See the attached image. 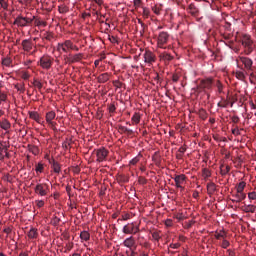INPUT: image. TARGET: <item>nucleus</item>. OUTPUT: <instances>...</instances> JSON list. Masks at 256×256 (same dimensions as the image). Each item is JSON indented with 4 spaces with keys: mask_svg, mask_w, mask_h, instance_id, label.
I'll list each match as a JSON object with an SVG mask.
<instances>
[{
    "mask_svg": "<svg viewBox=\"0 0 256 256\" xmlns=\"http://www.w3.org/2000/svg\"><path fill=\"white\" fill-rule=\"evenodd\" d=\"M43 169H45V167L43 166V163H38L36 165L35 171L36 173H43Z\"/></svg>",
    "mask_w": 256,
    "mask_h": 256,
    "instance_id": "79ce46f5",
    "label": "nucleus"
},
{
    "mask_svg": "<svg viewBox=\"0 0 256 256\" xmlns=\"http://www.w3.org/2000/svg\"><path fill=\"white\" fill-rule=\"evenodd\" d=\"M165 225H166V227H173V220L167 219V220L165 221Z\"/></svg>",
    "mask_w": 256,
    "mask_h": 256,
    "instance_id": "69168bd1",
    "label": "nucleus"
},
{
    "mask_svg": "<svg viewBox=\"0 0 256 256\" xmlns=\"http://www.w3.org/2000/svg\"><path fill=\"white\" fill-rule=\"evenodd\" d=\"M118 131L119 133H125L126 135H132L133 134V130L125 127V126H119L118 127Z\"/></svg>",
    "mask_w": 256,
    "mask_h": 256,
    "instance_id": "a878e982",
    "label": "nucleus"
},
{
    "mask_svg": "<svg viewBox=\"0 0 256 256\" xmlns=\"http://www.w3.org/2000/svg\"><path fill=\"white\" fill-rule=\"evenodd\" d=\"M169 39H171V35H169V32H160L157 37V46L160 49H165V45L169 43Z\"/></svg>",
    "mask_w": 256,
    "mask_h": 256,
    "instance_id": "f03ea898",
    "label": "nucleus"
},
{
    "mask_svg": "<svg viewBox=\"0 0 256 256\" xmlns=\"http://www.w3.org/2000/svg\"><path fill=\"white\" fill-rule=\"evenodd\" d=\"M188 11L189 13H191L194 17L198 15L199 13V9L197 8V6H195V4H190L188 7Z\"/></svg>",
    "mask_w": 256,
    "mask_h": 256,
    "instance_id": "393cba45",
    "label": "nucleus"
},
{
    "mask_svg": "<svg viewBox=\"0 0 256 256\" xmlns=\"http://www.w3.org/2000/svg\"><path fill=\"white\" fill-rule=\"evenodd\" d=\"M248 198L251 199L252 201H255V199H256V192H250L248 194Z\"/></svg>",
    "mask_w": 256,
    "mask_h": 256,
    "instance_id": "bf43d9fd",
    "label": "nucleus"
},
{
    "mask_svg": "<svg viewBox=\"0 0 256 256\" xmlns=\"http://www.w3.org/2000/svg\"><path fill=\"white\" fill-rule=\"evenodd\" d=\"M198 115L202 121H205L207 119V111L203 108L199 109Z\"/></svg>",
    "mask_w": 256,
    "mask_h": 256,
    "instance_id": "7c9ffc66",
    "label": "nucleus"
},
{
    "mask_svg": "<svg viewBox=\"0 0 256 256\" xmlns=\"http://www.w3.org/2000/svg\"><path fill=\"white\" fill-rule=\"evenodd\" d=\"M0 101H7V94H5V92H1V90H0Z\"/></svg>",
    "mask_w": 256,
    "mask_h": 256,
    "instance_id": "864d4df0",
    "label": "nucleus"
},
{
    "mask_svg": "<svg viewBox=\"0 0 256 256\" xmlns=\"http://www.w3.org/2000/svg\"><path fill=\"white\" fill-rule=\"evenodd\" d=\"M236 77L237 79H240V81H243V79H245V73L239 71V72H236Z\"/></svg>",
    "mask_w": 256,
    "mask_h": 256,
    "instance_id": "3c124183",
    "label": "nucleus"
},
{
    "mask_svg": "<svg viewBox=\"0 0 256 256\" xmlns=\"http://www.w3.org/2000/svg\"><path fill=\"white\" fill-rule=\"evenodd\" d=\"M138 161H140V159L138 156H136L132 160H130L129 165H135Z\"/></svg>",
    "mask_w": 256,
    "mask_h": 256,
    "instance_id": "6e6d98bb",
    "label": "nucleus"
},
{
    "mask_svg": "<svg viewBox=\"0 0 256 256\" xmlns=\"http://www.w3.org/2000/svg\"><path fill=\"white\" fill-rule=\"evenodd\" d=\"M124 247H128V249H130V251H132V247L135 246V238H133V236L126 238L123 242Z\"/></svg>",
    "mask_w": 256,
    "mask_h": 256,
    "instance_id": "6ab92c4d",
    "label": "nucleus"
},
{
    "mask_svg": "<svg viewBox=\"0 0 256 256\" xmlns=\"http://www.w3.org/2000/svg\"><path fill=\"white\" fill-rule=\"evenodd\" d=\"M195 224V221L191 220L189 222L185 223L184 229H191L193 225Z\"/></svg>",
    "mask_w": 256,
    "mask_h": 256,
    "instance_id": "09e8293b",
    "label": "nucleus"
},
{
    "mask_svg": "<svg viewBox=\"0 0 256 256\" xmlns=\"http://www.w3.org/2000/svg\"><path fill=\"white\" fill-rule=\"evenodd\" d=\"M80 239H82V241H89V239H91V234H89L88 231H82L80 233Z\"/></svg>",
    "mask_w": 256,
    "mask_h": 256,
    "instance_id": "cd10ccee",
    "label": "nucleus"
},
{
    "mask_svg": "<svg viewBox=\"0 0 256 256\" xmlns=\"http://www.w3.org/2000/svg\"><path fill=\"white\" fill-rule=\"evenodd\" d=\"M149 9L147 8H143V17H145V19H147V17H149Z\"/></svg>",
    "mask_w": 256,
    "mask_h": 256,
    "instance_id": "0e129e2a",
    "label": "nucleus"
},
{
    "mask_svg": "<svg viewBox=\"0 0 256 256\" xmlns=\"http://www.w3.org/2000/svg\"><path fill=\"white\" fill-rule=\"evenodd\" d=\"M109 77H111L109 73H102L97 77V81L98 83H107V81H109Z\"/></svg>",
    "mask_w": 256,
    "mask_h": 256,
    "instance_id": "aec40b11",
    "label": "nucleus"
},
{
    "mask_svg": "<svg viewBox=\"0 0 256 256\" xmlns=\"http://www.w3.org/2000/svg\"><path fill=\"white\" fill-rule=\"evenodd\" d=\"M240 43L244 49V55H251L255 51V42H253L250 35L244 34Z\"/></svg>",
    "mask_w": 256,
    "mask_h": 256,
    "instance_id": "f257e3e1",
    "label": "nucleus"
},
{
    "mask_svg": "<svg viewBox=\"0 0 256 256\" xmlns=\"http://www.w3.org/2000/svg\"><path fill=\"white\" fill-rule=\"evenodd\" d=\"M21 77L22 79H24V81H27L31 77V75H29V72L23 71L21 72Z\"/></svg>",
    "mask_w": 256,
    "mask_h": 256,
    "instance_id": "de8ad7c7",
    "label": "nucleus"
},
{
    "mask_svg": "<svg viewBox=\"0 0 256 256\" xmlns=\"http://www.w3.org/2000/svg\"><path fill=\"white\" fill-rule=\"evenodd\" d=\"M211 176V171H209V169L204 168L202 170V177H204V179H209V177Z\"/></svg>",
    "mask_w": 256,
    "mask_h": 256,
    "instance_id": "f704fd0d",
    "label": "nucleus"
},
{
    "mask_svg": "<svg viewBox=\"0 0 256 256\" xmlns=\"http://www.w3.org/2000/svg\"><path fill=\"white\" fill-rule=\"evenodd\" d=\"M55 117H57V114L55 113V111H49L46 113V123H48V125L51 127V129H55L57 122H54L53 119H55Z\"/></svg>",
    "mask_w": 256,
    "mask_h": 256,
    "instance_id": "9b49d317",
    "label": "nucleus"
},
{
    "mask_svg": "<svg viewBox=\"0 0 256 256\" xmlns=\"http://www.w3.org/2000/svg\"><path fill=\"white\" fill-rule=\"evenodd\" d=\"M126 255L127 256H135V255H137V252L136 251H134V250H127L126 251Z\"/></svg>",
    "mask_w": 256,
    "mask_h": 256,
    "instance_id": "e2e57ef3",
    "label": "nucleus"
},
{
    "mask_svg": "<svg viewBox=\"0 0 256 256\" xmlns=\"http://www.w3.org/2000/svg\"><path fill=\"white\" fill-rule=\"evenodd\" d=\"M212 87H213V79L211 78L201 80L200 84L198 85V89L200 91H207L209 89H212Z\"/></svg>",
    "mask_w": 256,
    "mask_h": 256,
    "instance_id": "9d476101",
    "label": "nucleus"
},
{
    "mask_svg": "<svg viewBox=\"0 0 256 256\" xmlns=\"http://www.w3.org/2000/svg\"><path fill=\"white\" fill-rule=\"evenodd\" d=\"M22 49L24 51H26L27 53H29V51H31V49H33V42H31V40L29 39H25L22 41Z\"/></svg>",
    "mask_w": 256,
    "mask_h": 256,
    "instance_id": "a211bd4d",
    "label": "nucleus"
},
{
    "mask_svg": "<svg viewBox=\"0 0 256 256\" xmlns=\"http://www.w3.org/2000/svg\"><path fill=\"white\" fill-rule=\"evenodd\" d=\"M34 87H36L39 91H41V89H43V83H41V81L34 79L33 83Z\"/></svg>",
    "mask_w": 256,
    "mask_h": 256,
    "instance_id": "473e14b6",
    "label": "nucleus"
},
{
    "mask_svg": "<svg viewBox=\"0 0 256 256\" xmlns=\"http://www.w3.org/2000/svg\"><path fill=\"white\" fill-rule=\"evenodd\" d=\"M172 81H173V83H177V81H179V76H178V74H173V75H172Z\"/></svg>",
    "mask_w": 256,
    "mask_h": 256,
    "instance_id": "338daca9",
    "label": "nucleus"
},
{
    "mask_svg": "<svg viewBox=\"0 0 256 256\" xmlns=\"http://www.w3.org/2000/svg\"><path fill=\"white\" fill-rule=\"evenodd\" d=\"M34 19L35 16H33V18H27L20 15L16 17L13 25H17L18 27H27V25H31L33 23Z\"/></svg>",
    "mask_w": 256,
    "mask_h": 256,
    "instance_id": "7ed1b4c3",
    "label": "nucleus"
},
{
    "mask_svg": "<svg viewBox=\"0 0 256 256\" xmlns=\"http://www.w3.org/2000/svg\"><path fill=\"white\" fill-rule=\"evenodd\" d=\"M217 91L219 94L223 93V84H221V81L216 82Z\"/></svg>",
    "mask_w": 256,
    "mask_h": 256,
    "instance_id": "a18cd8bd",
    "label": "nucleus"
},
{
    "mask_svg": "<svg viewBox=\"0 0 256 256\" xmlns=\"http://www.w3.org/2000/svg\"><path fill=\"white\" fill-rule=\"evenodd\" d=\"M49 164L51 165V169H53L54 173H61V164H59V162H57L55 159L51 158L48 159Z\"/></svg>",
    "mask_w": 256,
    "mask_h": 256,
    "instance_id": "ddd939ff",
    "label": "nucleus"
},
{
    "mask_svg": "<svg viewBox=\"0 0 256 256\" xmlns=\"http://www.w3.org/2000/svg\"><path fill=\"white\" fill-rule=\"evenodd\" d=\"M143 58H144V63H147L148 67H151L153 63L157 62V56L151 50H145L143 54Z\"/></svg>",
    "mask_w": 256,
    "mask_h": 256,
    "instance_id": "20e7f679",
    "label": "nucleus"
},
{
    "mask_svg": "<svg viewBox=\"0 0 256 256\" xmlns=\"http://www.w3.org/2000/svg\"><path fill=\"white\" fill-rule=\"evenodd\" d=\"M84 56L85 55L83 53L70 55V57L68 58V61H69V63H79V61L83 60Z\"/></svg>",
    "mask_w": 256,
    "mask_h": 256,
    "instance_id": "dca6fc26",
    "label": "nucleus"
},
{
    "mask_svg": "<svg viewBox=\"0 0 256 256\" xmlns=\"http://www.w3.org/2000/svg\"><path fill=\"white\" fill-rule=\"evenodd\" d=\"M185 179H187V177L184 174L176 175L174 177V181L178 189H183V186H181V184L183 183V181H185Z\"/></svg>",
    "mask_w": 256,
    "mask_h": 256,
    "instance_id": "f3484780",
    "label": "nucleus"
},
{
    "mask_svg": "<svg viewBox=\"0 0 256 256\" xmlns=\"http://www.w3.org/2000/svg\"><path fill=\"white\" fill-rule=\"evenodd\" d=\"M238 59L240 63L244 65V69H246V71H253V60L251 58L239 56Z\"/></svg>",
    "mask_w": 256,
    "mask_h": 256,
    "instance_id": "1a4fd4ad",
    "label": "nucleus"
},
{
    "mask_svg": "<svg viewBox=\"0 0 256 256\" xmlns=\"http://www.w3.org/2000/svg\"><path fill=\"white\" fill-rule=\"evenodd\" d=\"M231 121H232V123L237 124V123H239L240 118H239V116H232L231 117Z\"/></svg>",
    "mask_w": 256,
    "mask_h": 256,
    "instance_id": "680f3d73",
    "label": "nucleus"
},
{
    "mask_svg": "<svg viewBox=\"0 0 256 256\" xmlns=\"http://www.w3.org/2000/svg\"><path fill=\"white\" fill-rule=\"evenodd\" d=\"M152 238H153L155 241H159V239H161V235L159 234V232H153V233H152Z\"/></svg>",
    "mask_w": 256,
    "mask_h": 256,
    "instance_id": "603ef678",
    "label": "nucleus"
},
{
    "mask_svg": "<svg viewBox=\"0 0 256 256\" xmlns=\"http://www.w3.org/2000/svg\"><path fill=\"white\" fill-rule=\"evenodd\" d=\"M174 217H175V219H177V221H185V219H187V217H185V215H183V213H178Z\"/></svg>",
    "mask_w": 256,
    "mask_h": 256,
    "instance_id": "c03bdc74",
    "label": "nucleus"
},
{
    "mask_svg": "<svg viewBox=\"0 0 256 256\" xmlns=\"http://www.w3.org/2000/svg\"><path fill=\"white\" fill-rule=\"evenodd\" d=\"M225 237H227V235L225 234V231H221L220 233H216L215 234V239H225Z\"/></svg>",
    "mask_w": 256,
    "mask_h": 256,
    "instance_id": "37998d69",
    "label": "nucleus"
},
{
    "mask_svg": "<svg viewBox=\"0 0 256 256\" xmlns=\"http://www.w3.org/2000/svg\"><path fill=\"white\" fill-rule=\"evenodd\" d=\"M232 135H241V132L239 131V127H235L234 129H232Z\"/></svg>",
    "mask_w": 256,
    "mask_h": 256,
    "instance_id": "13d9d810",
    "label": "nucleus"
},
{
    "mask_svg": "<svg viewBox=\"0 0 256 256\" xmlns=\"http://www.w3.org/2000/svg\"><path fill=\"white\" fill-rule=\"evenodd\" d=\"M28 237L29 239H37V237H39V232H37L36 228H31L28 231Z\"/></svg>",
    "mask_w": 256,
    "mask_h": 256,
    "instance_id": "5701e85b",
    "label": "nucleus"
},
{
    "mask_svg": "<svg viewBox=\"0 0 256 256\" xmlns=\"http://www.w3.org/2000/svg\"><path fill=\"white\" fill-rule=\"evenodd\" d=\"M11 63H13L11 58H4L2 60V65H4V67H11Z\"/></svg>",
    "mask_w": 256,
    "mask_h": 256,
    "instance_id": "c9c22d12",
    "label": "nucleus"
},
{
    "mask_svg": "<svg viewBox=\"0 0 256 256\" xmlns=\"http://www.w3.org/2000/svg\"><path fill=\"white\" fill-rule=\"evenodd\" d=\"M8 147H7V144L5 142H0V153H7L8 151Z\"/></svg>",
    "mask_w": 256,
    "mask_h": 256,
    "instance_id": "4c0bfd02",
    "label": "nucleus"
},
{
    "mask_svg": "<svg viewBox=\"0 0 256 256\" xmlns=\"http://www.w3.org/2000/svg\"><path fill=\"white\" fill-rule=\"evenodd\" d=\"M58 11L62 14L69 13V7H67L66 5H61L58 7Z\"/></svg>",
    "mask_w": 256,
    "mask_h": 256,
    "instance_id": "72a5a7b5",
    "label": "nucleus"
},
{
    "mask_svg": "<svg viewBox=\"0 0 256 256\" xmlns=\"http://www.w3.org/2000/svg\"><path fill=\"white\" fill-rule=\"evenodd\" d=\"M122 231L125 235H135L139 231V227H135L134 223H129L123 227Z\"/></svg>",
    "mask_w": 256,
    "mask_h": 256,
    "instance_id": "f8f14e48",
    "label": "nucleus"
},
{
    "mask_svg": "<svg viewBox=\"0 0 256 256\" xmlns=\"http://www.w3.org/2000/svg\"><path fill=\"white\" fill-rule=\"evenodd\" d=\"M34 191L37 195H40V197H45V195L49 194V185L46 183L37 184Z\"/></svg>",
    "mask_w": 256,
    "mask_h": 256,
    "instance_id": "423d86ee",
    "label": "nucleus"
},
{
    "mask_svg": "<svg viewBox=\"0 0 256 256\" xmlns=\"http://www.w3.org/2000/svg\"><path fill=\"white\" fill-rule=\"evenodd\" d=\"M0 5H1L2 9H4L5 11H7V9H9V4L5 0H0Z\"/></svg>",
    "mask_w": 256,
    "mask_h": 256,
    "instance_id": "49530a36",
    "label": "nucleus"
},
{
    "mask_svg": "<svg viewBox=\"0 0 256 256\" xmlns=\"http://www.w3.org/2000/svg\"><path fill=\"white\" fill-rule=\"evenodd\" d=\"M0 127L6 131V133H9V129H11V122L9 120H2L0 121Z\"/></svg>",
    "mask_w": 256,
    "mask_h": 256,
    "instance_id": "412c9836",
    "label": "nucleus"
},
{
    "mask_svg": "<svg viewBox=\"0 0 256 256\" xmlns=\"http://www.w3.org/2000/svg\"><path fill=\"white\" fill-rule=\"evenodd\" d=\"M160 61H164V63H170V61H173L174 57L170 53L162 52L159 54Z\"/></svg>",
    "mask_w": 256,
    "mask_h": 256,
    "instance_id": "2eb2a0df",
    "label": "nucleus"
},
{
    "mask_svg": "<svg viewBox=\"0 0 256 256\" xmlns=\"http://www.w3.org/2000/svg\"><path fill=\"white\" fill-rule=\"evenodd\" d=\"M29 151L33 155H37L39 153V147H37V146H29Z\"/></svg>",
    "mask_w": 256,
    "mask_h": 256,
    "instance_id": "ea45409f",
    "label": "nucleus"
},
{
    "mask_svg": "<svg viewBox=\"0 0 256 256\" xmlns=\"http://www.w3.org/2000/svg\"><path fill=\"white\" fill-rule=\"evenodd\" d=\"M44 39H46V41H53V39H55V36L53 32H46L44 33Z\"/></svg>",
    "mask_w": 256,
    "mask_h": 256,
    "instance_id": "2f4dec72",
    "label": "nucleus"
},
{
    "mask_svg": "<svg viewBox=\"0 0 256 256\" xmlns=\"http://www.w3.org/2000/svg\"><path fill=\"white\" fill-rule=\"evenodd\" d=\"M216 189H217V186L215 185V183L210 182L207 184L208 193L213 194V192L216 191Z\"/></svg>",
    "mask_w": 256,
    "mask_h": 256,
    "instance_id": "c756f323",
    "label": "nucleus"
},
{
    "mask_svg": "<svg viewBox=\"0 0 256 256\" xmlns=\"http://www.w3.org/2000/svg\"><path fill=\"white\" fill-rule=\"evenodd\" d=\"M234 199H232L233 203H241V201H245L247 199V194L236 192V194H233Z\"/></svg>",
    "mask_w": 256,
    "mask_h": 256,
    "instance_id": "4468645a",
    "label": "nucleus"
},
{
    "mask_svg": "<svg viewBox=\"0 0 256 256\" xmlns=\"http://www.w3.org/2000/svg\"><path fill=\"white\" fill-rule=\"evenodd\" d=\"M71 49L72 51H79V47L77 45L73 44L71 40H66L64 43H59L58 44V51H63L64 53H67V49Z\"/></svg>",
    "mask_w": 256,
    "mask_h": 256,
    "instance_id": "39448f33",
    "label": "nucleus"
},
{
    "mask_svg": "<svg viewBox=\"0 0 256 256\" xmlns=\"http://www.w3.org/2000/svg\"><path fill=\"white\" fill-rule=\"evenodd\" d=\"M256 210V206L254 205H245L242 207V211H244V213H255Z\"/></svg>",
    "mask_w": 256,
    "mask_h": 256,
    "instance_id": "b1692460",
    "label": "nucleus"
},
{
    "mask_svg": "<svg viewBox=\"0 0 256 256\" xmlns=\"http://www.w3.org/2000/svg\"><path fill=\"white\" fill-rule=\"evenodd\" d=\"M39 65L42 67V69L49 70V68L53 65V58L49 55H44L40 58Z\"/></svg>",
    "mask_w": 256,
    "mask_h": 256,
    "instance_id": "0eeeda50",
    "label": "nucleus"
},
{
    "mask_svg": "<svg viewBox=\"0 0 256 256\" xmlns=\"http://www.w3.org/2000/svg\"><path fill=\"white\" fill-rule=\"evenodd\" d=\"M108 110H109V113H115V111H117V107L115 106V104H110L108 106Z\"/></svg>",
    "mask_w": 256,
    "mask_h": 256,
    "instance_id": "8fccbe9b",
    "label": "nucleus"
},
{
    "mask_svg": "<svg viewBox=\"0 0 256 256\" xmlns=\"http://www.w3.org/2000/svg\"><path fill=\"white\" fill-rule=\"evenodd\" d=\"M222 101V108H227V107H229V100L228 99H222L221 100Z\"/></svg>",
    "mask_w": 256,
    "mask_h": 256,
    "instance_id": "5fc2aeb1",
    "label": "nucleus"
},
{
    "mask_svg": "<svg viewBox=\"0 0 256 256\" xmlns=\"http://www.w3.org/2000/svg\"><path fill=\"white\" fill-rule=\"evenodd\" d=\"M96 153V161L98 163H103L107 159V156L109 155V150L105 149V147H102L100 149L95 150Z\"/></svg>",
    "mask_w": 256,
    "mask_h": 256,
    "instance_id": "6e6552de",
    "label": "nucleus"
},
{
    "mask_svg": "<svg viewBox=\"0 0 256 256\" xmlns=\"http://www.w3.org/2000/svg\"><path fill=\"white\" fill-rule=\"evenodd\" d=\"M15 89L20 93H25V84H16Z\"/></svg>",
    "mask_w": 256,
    "mask_h": 256,
    "instance_id": "e433bc0d",
    "label": "nucleus"
},
{
    "mask_svg": "<svg viewBox=\"0 0 256 256\" xmlns=\"http://www.w3.org/2000/svg\"><path fill=\"white\" fill-rule=\"evenodd\" d=\"M247 183L245 182H240L237 187H236V193H245L243 191H245V187H246Z\"/></svg>",
    "mask_w": 256,
    "mask_h": 256,
    "instance_id": "bb28decb",
    "label": "nucleus"
},
{
    "mask_svg": "<svg viewBox=\"0 0 256 256\" xmlns=\"http://www.w3.org/2000/svg\"><path fill=\"white\" fill-rule=\"evenodd\" d=\"M35 25L37 27H47V22L39 20V19H36L35 20Z\"/></svg>",
    "mask_w": 256,
    "mask_h": 256,
    "instance_id": "58836bf2",
    "label": "nucleus"
},
{
    "mask_svg": "<svg viewBox=\"0 0 256 256\" xmlns=\"http://www.w3.org/2000/svg\"><path fill=\"white\" fill-rule=\"evenodd\" d=\"M29 118L33 119V121H36V123H41V116H39V113L35 111L28 112Z\"/></svg>",
    "mask_w": 256,
    "mask_h": 256,
    "instance_id": "4be33fe9",
    "label": "nucleus"
},
{
    "mask_svg": "<svg viewBox=\"0 0 256 256\" xmlns=\"http://www.w3.org/2000/svg\"><path fill=\"white\" fill-rule=\"evenodd\" d=\"M45 205V201L43 200H36V206L41 209Z\"/></svg>",
    "mask_w": 256,
    "mask_h": 256,
    "instance_id": "4d7b16f0",
    "label": "nucleus"
},
{
    "mask_svg": "<svg viewBox=\"0 0 256 256\" xmlns=\"http://www.w3.org/2000/svg\"><path fill=\"white\" fill-rule=\"evenodd\" d=\"M227 253H228V256H235V250L228 249Z\"/></svg>",
    "mask_w": 256,
    "mask_h": 256,
    "instance_id": "774afa93",
    "label": "nucleus"
},
{
    "mask_svg": "<svg viewBox=\"0 0 256 256\" xmlns=\"http://www.w3.org/2000/svg\"><path fill=\"white\" fill-rule=\"evenodd\" d=\"M229 171H231V167L226 166L224 170H221V174L222 175H227V173H229Z\"/></svg>",
    "mask_w": 256,
    "mask_h": 256,
    "instance_id": "052dcab7",
    "label": "nucleus"
},
{
    "mask_svg": "<svg viewBox=\"0 0 256 256\" xmlns=\"http://www.w3.org/2000/svg\"><path fill=\"white\" fill-rule=\"evenodd\" d=\"M132 121L135 123V125H139V123H141V114L135 112L132 116Z\"/></svg>",
    "mask_w": 256,
    "mask_h": 256,
    "instance_id": "c85d7f7f",
    "label": "nucleus"
},
{
    "mask_svg": "<svg viewBox=\"0 0 256 256\" xmlns=\"http://www.w3.org/2000/svg\"><path fill=\"white\" fill-rule=\"evenodd\" d=\"M230 245H231V243H230L229 240H227V239H223V240H222V243L220 244V246L222 247V249H227Z\"/></svg>",
    "mask_w": 256,
    "mask_h": 256,
    "instance_id": "a19ab883",
    "label": "nucleus"
}]
</instances>
